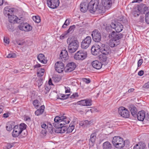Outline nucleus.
Here are the masks:
<instances>
[{"mask_svg": "<svg viewBox=\"0 0 149 149\" xmlns=\"http://www.w3.org/2000/svg\"><path fill=\"white\" fill-rule=\"evenodd\" d=\"M68 45V50L69 53L72 54L76 52L79 47V42L74 38L69 37L67 40Z\"/></svg>", "mask_w": 149, "mask_h": 149, "instance_id": "obj_2", "label": "nucleus"}, {"mask_svg": "<svg viewBox=\"0 0 149 149\" xmlns=\"http://www.w3.org/2000/svg\"><path fill=\"white\" fill-rule=\"evenodd\" d=\"M136 116L135 117H137L138 120L142 121L145 118V112L144 111H140L136 114Z\"/></svg>", "mask_w": 149, "mask_h": 149, "instance_id": "obj_22", "label": "nucleus"}, {"mask_svg": "<svg viewBox=\"0 0 149 149\" xmlns=\"http://www.w3.org/2000/svg\"><path fill=\"white\" fill-rule=\"evenodd\" d=\"M74 126L71 124L68 128V127L67 126V132L66 133H70L74 129Z\"/></svg>", "mask_w": 149, "mask_h": 149, "instance_id": "obj_41", "label": "nucleus"}, {"mask_svg": "<svg viewBox=\"0 0 149 149\" xmlns=\"http://www.w3.org/2000/svg\"><path fill=\"white\" fill-rule=\"evenodd\" d=\"M80 10L83 13L86 12L87 10H89V6L88 2H83L81 3L80 6Z\"/></svg>", "mask_w": 149, "mask_h": 149, "instance_id": "obj_19", "label": "nucleus"}, {"mask_svg": "<svg viewBox=\"0 0 149 149\" xmlns=\"http://www.w3.org/2000/svg\"><path fill=\"white\" fill-rule=\"evenodd\" d=\"M16 57V55L15 53H12L9 54L7 56V58H15Z\"/></svg>", "mask_w": 149, "mask_h": 149, "instance_id": "obj_52", "label": "nucleus"}, {"mask_svg": "<svg viewBox=\"0 0 149 149\" xmlns=\"http://www.w3.org/2000/svg\"><path fill=\"white\" fill-rule=\"evenodd\" d=\"M143 62V60L142 59H140L138 62V67H140Z\"/></svg>", "mask_w": 149, "mask_h": 149, "instance_id": "obj_55", "label": "nucleus"}, {"mask_svg": "<svg viewBox=\"0 0 149 149\" xmlns=\"http://www.w3.org/2000/svg\"><path fill=\"white\" fill-rule=\"evenodd\" d=\"M68 54L67 51L66 49L62 50L60 54L59 59L65 62L68 59Z\"/></svg>", "mask_w": 149, "mask_h": 149, "instance_id": "obj_16", "label": "nucleus"}, {"mask_svg": "<svg viewBox=\"0 0 149 149\" xmlns=\"http://www.w3.org/2000/svg\"><path fill=\"white\" fill-rule=\"evenodd\" d=\"M106 55H107L102 54H100L99 56V59L101 62H106L107 59Z\"/></svg>", "mask_w": 149, "mask_h": 149, "instance_id": "obj_39", "label": "nucleus"}, {"mask_svg": "<svg viewBox=\"0 0 149 149\" xmlns=\"http://www.w3.org/2000/svg\"><path fill=\"white\" fill-rule=\"evenodd\" d=\"M75 63L74 62H71L67 64L65 68V70L66 72H70L74 70L76 67Z\"/></svg>", "mask_w": 149, "mask_h": 149, "instance_id": "obj_11", "label": "nucleus"}, {"mask_svg": "<svg viewBox=\"0 0 149 149\" xmlns=\"http://www.w3.org/2000/svg\"><path fill=\"white\" fill-rule=\"evenodd\" d=\"M15 123L13 121H10L8 122L6 124V128L7 130L8 131H10L13 129Z\"/></svg>", "mask_w": 149, "mask_h": 149, "instance_id": "obj_35", "label": "nucleus"}, {"mask_svg": "<svg viewBox=\"0 0 149 149\" xmlns=\"http://www.w3.org/2000/svg\"><path fill=\"white\" fill-rule=\"evenodd\" d=\"M111 27L114 29L116 32H120L122 31L123 28V25L118 22H115V23H111L110 24Z\"/></svg>", "mask_w": 149, "mask_h": 149, "instance_id": "obj_8", "label": "nucleus"}, {"mask_svg": "<svg viewBox=\"0 0 149 149\" xmlns=\"http://www.w3.org/2000/svg\"><path fill=\"white\" fill-rule=\"evenodd\" d=\"M82 80L84 82H85L87 84L91 82V81L89 79H87L86 78H83Z\"/></svg>", "mask_w": 149, "mask_h": 149, "instance_id": "obj_53", "label": "nucleus"}, {"mask_svg": "<svg viewBox=\"0 0 149 149\" xmlns=\"http://www.w3.org/2000/svg\"><path fill=\"white\" fill-rule=\"evenodd\" d=\"M139 22H143L144 21V17L143 16H141L139 18Z\"/></svg>", "mask_w": 149, "mask_h": 149, "instance_id": "obj_59", "label": "nucleus"}, {"mask_svg": "<svg viewBox=\"0 0 149 149\" xmlns=\"http://www.w3.org/2000/svg\"><path fill=\"white\" fill-rule=\"evenodd\" d=\"M92 123L91 121H89L87 120H85L81 121L80 123V125L81 126H86L88 125H91Z\"/></svg>", "mask_w": 149, "mask_h": 149, "instance_id": "obj_37", "label": "nucleus"}, {"mask_svg": "<svg viewBox=\"0 0 149 149\" xmlns=\"http://www.w3.org/2000/svg\"><path fill=\"white\" fill-rule=\"evenodd\" d=\"M14 12V8H10L7 6L5 7L4 9L3 13L7 17L11 15V14Z\"/></svg>", "mask_w": 149, "mask_h": 149, "instance_id": "obj_17", "label": "nucleus"}, {"mask_svg": "<svg viewBox=\"0 0 149 149\" xmlns=\"http://www.w3.org/2000/svg\"><path fill=\"white\" fill-rule=\"evenodd\" d=\"M91 52L92 54L94 55H97L99 54L101 52L100 49L98 47L94 46H92L91 49Z\"/></svg>", "mask_w": 149, "mask_h": 149, "instance_id": "obj_25", "label": "nucleus"}, {"mask_svg": "<svg viewBox=\"0 0 149 149\" xmlns=\"http://www.w3.org/2000/svg\"><path fill=\"white\" fill-rule=\"evenodd\" d=\"M112 142L113 145L117 148H121L125 145V142L123 139L119 136H115L113 137Z\"/></svg>", "mask_w": 149, "mask_h": 149, "instance_id": "obj_3", "label": "nucleus"}, {"mask_svg": "<svg viewBox=\"0 0 149 149\" xmlns=\"http://www.w3.org/2000/svg\"><path fill=\"white\" fill-rule=\"evenodd\" d=\"M132 13L134 17L138 16L140 15L141 13L139 8L138 6L133 8Z\"/></svg>", "mask_w": 149, "mask_h": 149, "instance_id": "obj_33", "label": "nucleus"}, {"mask_svg": "<svg viewBox=\"0 0 149 149\" xmlns=\"http://www.w3.org/2000/svg\"><path fill=\"white\" fill-rule=\"evenodd\" d=\"M33 20L36 23H38L40 21V17L38 16H35L33 17Z\"/></svg>", "mask_w": 149, "mask_h": 149, "instance_id": "obj_48", "label": "nucleus"}, {"mask_svg": "<svg viewBox=\"0 0 149 149\" xmlns=\"http://www.w3.org/2000/svg\"><path fill=\"white\" fill-rule=\"evenodd\" d=\"M103 149H111V145L109 141H106L103 144Z\"/></svg>", "mask_w": 149, "mask_h": 149, "instance_id": "obj_38", "label": "nucleus"}, {"mask_svg": "<svg viewBox=\"0 0 149 149\" xmlns=\"http://www.w3.org/2000/svg\"><path fill=\"white\" fill-rule=\"evenodd\" d=\"M15 143H7L4 147V149H10L14 146Z\"/></svg>", "mask_w": 149, "mask_h": 149, "instance_id": "obj_44", "label": "nucleus"}, {"mask_svg": "<svg viewBox=\"0 0 149 149\" xmlns=\"http://www.w3.org/2000/svg\"><path fill=\"white\" fill-rule=\"evenodd\" d=\"M19 27L20 30L26 31H30L32 29V27L27 23H21Z\"/></svg>", "mask_w": 149, "mask_h": 149, "instance_id": "obj_13", "label": "nucleus"}, {"mask_svg": "<svg viewBox=\"0 0 149 149\" xmlns=\"http://www.w3.org/2000/svg\"><path fill=\"white\" fill-rule=\"evenodd\" d=\"M101 52L103 54L108 55L110 54L111 53V50L110 47L104 44L102 45V46L100 47Z\"/></svg>", "mask_w": 149, "mask_h": 149, "instance_id": "obj_14", "label": "nucleus"}, {"mask_svg": "<svg viewBox=\"0 0 149 149\" xmlns=\"http://www.w3.org/2000/svg\"><path fill=\"white\" fill-rule=\"evenodd\" d=\"M61 118H60L59 116H56L54 119V123H53V125L54 126L58 128V127H60V123H61V122L60 119Z\"/></svg>", "mask_w": 149, "mask_h": 149, "instance_id": "obj_27", "label": "nucleus"}, {"mask_svg": "<svg viewBox=\"0 0 149 149\" xmlns=\"http://www.w3.org/2000/svg\"><path fill=\"white\" fill-rule=\"evenodd\" d=\"M129 109L133 116L135 117L137 116V109L136 107L134 105H130L129 106Z\"/></svg>", "mask_w": 149, "mask_h": 149, "instance_id": "obj_21", "label": "nucleus"}, {"mask_svg": "<svg viewBox=\"0 0 149 149\" xmlns=\"http://www.w3.org/2000/svg\"><path fill=\"white\" fill-rule=\"evenodd\" d=\"M8 19L10 23H20L21 22L22 20L18 18L16 15H11L8 16Z\"/></svg>", "mask_w": 149, "mask_h": 149, "instance_id": "obj_15", "label": "nucleus"}, {"mask_svg": "<svg viewBox=\"0 0 149 149\" xmlns=\"http://www.w3.org/2000/svg\"><path fill=\"white\" fill-rule=\"evenodd\" d=\"M44 72L45 70L44 69L41 68L39 71L37 72V75L38 76L41 77L44 75Z\"/></svg>", "mask_w": 149, "mask_h": 149, "instance_id": "obj_47", "label": "nucleus"}, {"mask_svg": "<svg viewBox=\"0 0 149 149\" xmlns=\"http://www.w3.org/2000/svg\"><path fill=\"white\" fill-rule=\"evenodd\" d=\"M26 125L24 123H21L19 125H16L13 127V129L15 130H16L19 132L21 131V133L22 131L26 129Z\"/></svg>", "mask_w": 149, "mask_h": 149, "instance_id": "obj_18", "label": "nucleus"}, {"mask_svg": "<svg viewBox=\"0 0 149 149\" xmlns=\"http://www.w3.org/2000/svg\"><path fill=\"white\" fill-rule=\"evenodd\" d=\"M70 95H63L61 96V99L63 100L67 99L68 98Z\"/></svg>", "mask_w": 149, "mask_h": 149, "instance_id": "obj_57", "label": "nucleus"}, {"mask_svg": "<svg viewBox=\"0 0 149 149\" xmlns=\"http://www.w3.org/2000/svg\"><path fill=\"white\" fill-rule=\"evenodd\" d=\"M87 56L86 52L84 50H79L74 55V58L78 60L82 61Z\"/></svg>", "mask_w": 149, "mask_h": 149, "instance_id": "obj_5", "label": "nucleus"}, {"mask_svg": "<svg viewBox=\"0 0 149 149\" xmlns=\"http://www.w3.org/2000/svg\"><path fill=\"white\" fill-rule=\"evenodd\" d=\"M38 59L41 63L46 64L47 61L45 59V55L42 54H40L37 56Z\"/></svg>", "mask_w": 149, "mask_h": 149, "instance_id": "obj_30", "label": "nucleus"}, {"mask_svg": "<svg viewBox=\"0 0 149 149\" xmlns=\"http://www.w3.org/2000/svg\"><path fill=\"white\" fill-rule=\"evenodd\" d=\"M21 133V131L19 132L16 130H15V129H13V130L12 133V136L13 137H18Z\"/></svg>", "mask_w": 149, "mask_h": 149, "instance_id": "obj_43", "label": "nucleus"}, {"mask_svg": "<svg viewBox=\"0 0 149 149\" xmlns=\"http://www.w3.org/2000/svg\"><path fill=\"white\" fill-rule=\"evenodd\" d=\"M75 26L74 25L71 26L66 31V34H67L69 33H72V32L74 31V29L75 28Z\"/></svg>", "mask_w": 149, "mask_h": 149, "instance_id": "obj_45", "label": "nucleus"}, {"mask_svg": "<svg viewBox=\"0 0 149 149\" xmlns=\"http://www.w3.org/2000/svg\"><path fill=\"white\" fill-rule=\"evenodd\" d=\"M105 9H106L105 7H104L103 6L99 5H98L96 11L97 12V13H104L105 12Z\"/></svg>", "mask_w": 149, "mask_h": 149, "instance_id": "obj_36", "label": "nucleus"}, {"mask_svg": "<svg viewBox=\"0 0 149 149\" xmlns=\"http://www.w3.org/2000/svg\"><path fill=\"white\" fill-rule=\"evenodd\" d=\"M145 19L146 23L147 24H149V11L146 13Z\"/></svg>", "mask_w": 149, "mask_h": 149, "instance_id": "obj_50", "label": "nucleus"}, {"mask_svg": "<svg viewBox=\"0 0 149 149\" xmlns=\"http://www.w3.org/2000/svg\"><path fill=\"white\" fill-rule=\"evenodd\" d=\"M91 40V37L89 36H87L81 42V47L83 49L87 48L90 45Z\"/></svg>", "mask_w": 149, "mask_h": 149, "instance_id": "obj_7", "label": "nucleus"}, {"mask_svg": "<svg viewBox=\"0 0 149 149\" xmlns=\"http://www.w3.org/2000/svg\"><path fill=\"white\" fill-rule=\"evenodd\" d=\"M83 106H90L92 105V101L91 100H85L80 101Z\"/></svg>", "mask_w": 149, "mask_h": 149, "instance_id": "obj_34", "label": "nucleus"}, {"mask_svg": "<svg viewBox=\"0 0 149 149\" xmlns=\"http://www.w3.org/2000/svg\"><path fill=\"white\" fill-rule=\"evenodd\" d=\"M89 10L91 13L95 12L99 4V0H91L89 3Z\"/></svg>", "mask_w": 149, "mask_h": 149, "instance_id": "obj_4", "label": "nucleus"}, {"mask_svg": "<svg viewBox=\"0 0 149 149\" xmlns=\"http://www.w3.org/2000/svg\"><path fill=\"white\" fill-rule=\"evenodd\" d=\"M145 147V143L140 142L134 146L133 149H144Z\"/></svg>", "mask_w": 149, "mask_h": 149, "instance_id": "obj_32", "label": "nucleus"}, {"mask_svg": "<svg viewBox=\"0 0 149 149\" xmlns=\"http://www.w3.org/2000/svg\"><path fill=\"white\" fill-rule=\"evenodd\" d=\"M144 88H149V81L147 83H146L143 86Z\"/></svg>", "mask_w": 149, "mask_h": 149, "instance_id": "obj_58", "label": "nucleus"}, {"mask_svg": "<svg viewBox=\"0 0 149 149\" xmlns=\"http://www.w3.org/2000/svg\"><path fill=\"white\" fill-rule=\"evenodd\" d=\"M33 104L34 107L36 109H38L40 105V102L37 99H36L33 101Z\"/></svg>", "mask_w": 149, "mask_h": 149, "instance_id": "obj_40", "label": "nucleus"}, {"mask_svg": "<svg viewBox=\"0 0 149 149\" xmlns=\"http://www.w3.org/2000/svg\"><path fill=\"white\" fill-rule=\"evenodd\" d=\"M47 4L49 7L54 9L59 6V0H47Z\"/></svg>", "mask_w": 149, "mask_h": 149, "instance_id": "obj_10", "label": "nucleus"}, {"mask_svg": "<svg viewBox=\"0 0 149 149\" xmlns=\"http://www.w3.org/2000/svg\"><path fill=\"white\" fill-rule=\"evenodd\" d=\"M59 117L61 118L60 119L61 122V123H60L61 126H62L63 125H64L66 124H68L70 122V119L67 118L66 116H59Z\"/></svg>", "mask_w": 149, "mask_h": 149, "instance_id": "obj_26", "label": "nucleus"}, {"mask_svg": "<svg viewBox=\"0 0 149 149\" xmlns=\"http://www.w3.org/2000/svg\"><path fill=\"white\" fill-rule=\"evenodd\" d=\"M3 107L2 105L0 106V114H1L3 111Z\"/></svg>", "mask_w": 149, "mask_h": 149, "instance_id": "obj_64", "label": "nucleus"}, {"mask_svg": "<svg viewBox=\"0 0 149 149\" xmlns=\"http://www.w3.org/2000/svg\"><path fill=\"white\" fill-rule=\"evenodd\" d=\"M91 36L93 40L95 42H98L101 40V34L97 30H94L92 33Z\"/></svg>", "mask_w": 149, "mask_h": 149, "instance_id": "obj_9", "label": "nucleus"}, {"mask_svg": "<svg viewBox=\"0 0 149 149\" xmlns=\"http://www.w3.org/2000/svg\"><path fill=\"white\" fill-rule=\"evenodd\" d=\"M55 68L56 70L59 73L62 72L65 69L64 64L61 61H58L55 63Z\"/></svg>", "mask_w": 149, "mask_h": 149, "instance_id": "obj_12", "label": "nucleus"}, {"mask_svg": "<svg viewBox=\"0 0 149 149\" xmlns=\"http://www.w3.org/2000/svg\"><path fill=\"white\" fill-rule=\"evenodd\" d=\"M11 114L10 113L7 112L6 113H4L3 117L5 118H7Z\"/></svg>", "mask_w": 149, "mask_h": 149, "instance_id": "obj_51", "label": "nucleus"}, {"mask_svg": "<svg viewBox=\"0 0 149 149\" xmlns=\"http://www.w3.org/2000/svg\"><path fill=\"white\" fill-rule=\"evenodd\" d=\"M70 21L69 19H67L62 26V28H66L70 24Z\"/></svg>", "mask_w": 149, "mask_h": 149, "instance_id": "obj_46", "label": "nucleus"}, {"mask_svg": "<svg viewBox=\"0 0 149 149\" xmlns=\"http://www.w3.org/2000/svg\"><path fill=\"white\" fill-rule=\"evenodd\" d=\"M45 109V107L44 105L41 106L40 109H37V110L35 111V115L37 116L42 115L44 112Z\"/></svg>", "mask_w": 149, "mask_h": 149, "instance_id": "obj_31", "label": "nucleus"}, {"mask_svg": "<svg viewBox=\"0 0 149 149\" xmlns=\"http://www.w3.org/2000/svg\"><path fill=\"white\" fill-rule=\"evenodd\" d=\"M41 66V65L40 64H36L33 66L34 68H39Z\"/></svg>", "mask_w": 149, "mask_h": 149, "instance_id": "obj_63", "label": "nucleus"}, {"mask_svg": "<svg viewBox=\"0 0 149 149\" xmlns=\"http://www.w3.org/2000/svg\"><path fill=\"white\" fill-rule=\"evenodd\" d=\"M138 6L141 13L145 14L146 11L149 10V7L145 4L142 3Z\"/></svg>", "mask_w": 149, "mask_h": 149, "instance_id": "obj_20", "label": "nucleus"}, {"mask_svg": "<svg viewBox=\"0 0 149 149\" xmlns=\"http://www.w3.org/2000/svg\"><path fill=\"white\" fill-rule=\"evenodd\" d=\"M4 42L5 43L7 44H8L9 43V41L8 39L7 38H4Z\"/></svg>", "mask_w": 149, "mask_h": 149, "instance_id": "obj_60", "label": "nucleus"}, {"mask_svg": "<svg viewBox=\"0 0 149 149\" xmlns=\"http://www.w3.org/2000/svg\"><path fill=\"white\" fill-rule=\"evenodd\" d=\"M41 127L42 128H43L44 129H46L48 128V127H49L51 129V130H52V125L51 124H49V125H47L45 124V123H43L42 125H41Z\"/></svg>", "mask_w": 149, "mask_h": 149, "instance_id": "obj_49", "label": "nucleus"}, {"mask_svg": "<svg viewBox=\"0 0 149 149\" xmlns=\"http://www.w3.org/2000/svg\"><path fill=\"white\" fill-rule=\"evenodd\" d=\"M118 109V113L121 116L125 118H128L129 117L130 112L125 108L121 107H120Z\"/></svg>", "mask_w": 149, "mask_h": 149, "instance_id": "obj_6", "label": "nucleus"}, {"mask_svg": "<svg viewBox=\"0 0 149 149\" xmlns=\"http://www.w3.org/2000/svg\"><path fill=\"white\" fill-rule=\"evenodd\" d=\"M102 4L106 9H108L111 6V0H102Z\"/></svg>", "mask_w": 149, "mask_h": 149, "instance_id": "obj_24", "label": "nucleus"}, {"mask_svg": "<svg viewBox=\"0 0 149 149\" xmlns=\"http://www.w3.org/2000/svg\"><path fill=\"white\" fill-rule=\"evenodd\" d=\"M96 133L95 132L93 133L90 136V138L89 141V143L91 146H93L95 142L96 136Z\"/></svg>", "mask_w": 149, "mask_h": 149, "instance_id": "obj_28", "label": "nucleus"}, {"mask_svg": "<svg viewBox=\"0 0 149 149\" xmlns=\"http://www.w3.org/2000/svg\"><path fill=\"white\" fill-rule=\"evenodd\" d=\"M48 84L49 85H54L52 83V80L51 78L49 79V80Z\"/></svg>", "mask_w": 149, "mask_h": 149, "instance_id": "obj_62", "label": "nucleus"}, {"mask_svg": "<svg viewBox=\"0 0 149 149\" xmlns=\"http://www.w3.org/2000/svg\"><path fill=\"white\" fill-rule=\"evenodd\" d=\"M91 64L92 66L94 68L98 70L101 69L102 65L100 62L97 60L93 61Z\"/></svg>", "mask_w": 149, "mask_h": 149, "instance_id": "obj_23", "label": "nucleus"}, {"mask_svg": "<svg viewBox=\"0 0 149 149\" xmlns=\"http://www.w3.org/2000/svg\"><path fill=\"white\" fill-rule=\"evenodd\" d=\"M144 74V71L143 70H140L138 73V74L140 76H142Z\"/></svg>", "mask_w": 149, "mask_h": 149, "instance_id": "obj_61", "label": "nucleus"}, {"mask_svg": "<svg viewBox=\"0 0 149 149\" xmlns=\"http://www.w3.org/2000/svg\"><path fill=\"white\" fill-rule=\"evenodd\" d=\"M123 37V34H117L114 31H112L109 35V37L111 39L109 42V46L111 47H113L118 45L120 43L119 40Z\"/></svg>", "mask_w": 149, "mask_h": 149, "instance_id": "obj_1", "label": "nucleus"}, {"mask_svg": "<svg viewBox=\"0 0 149 149\" xmlns=\"http://www.w3.org/2000/svg\"><path fill=\"white\" fill-rule=\"evenodd\" d=\"M65 131L67 132V126L63 125L62 126H61L58 128L56 129L55 132L57 133H63Z\"/></svg>", "mask_w": 149, "mask_h": 149, "instance_id": "obj_29", "label": "nucleus"}, {"mask_svg": "<svg viewBox=\"0 0 149 149\" xmlns=\"http://www.w3.org/2000/svg\"><path fill=\"white\" fill-rule=\"evenodd\" d=\"M42 78H40V79L38 80L37 81V82L38 84V85L39 86V87L42 84Z\"/></svg>", "mask_w": 149, "mask_h": 149, "instance_id": "obj_54", "label": "nucleus"}, {"mask_svg": "<svg viewBox=\"0 0 149 149\" xmlns=\"http://www.w3.org/2000/svg\"><path fill=\"white\" fill-rule=\"evenodd\" d=\"M12 23H10V22L7 25V28L10 31L13 32L14 30L13 24H12Z\"/></svg>", "mask_w": 149, "mask_h": 149, "instance_id": "obj_42", "label": "nucleus"}, {"mask_svg": "<svg viewBox=\"0 0 149 149\" xmlns=\"http://www.w3.org/2000/svg\"><path fill=\"white\" fill-rule=\"evenodd\" d=\"M78 97V93H73V94L70 97L71 98L73 99Z\"/></svg>", "mask_w": 149, "mask_h": 149, "instance_id": "obj_56", "label": "nucleus"}]
</instances>
